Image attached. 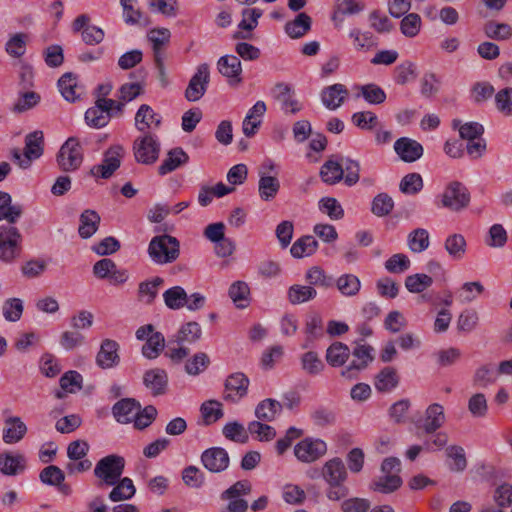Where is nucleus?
Listing matches in <instances>:
<instances>
[{
  "mask_svg": "<svg viewBox=\"0 0 512 512\" xmlns=\"http://www.w3.org/2000/svg\"><path fill=\"white\" fill-rule=\"evenodd\" d=\"M189 161L188 154L180 147L171 149L167 153V157L163 160L162 164L158 167V173L160 175H166L176 170L181 165L186 164Z\"/></svg>",
  "mask_w": 512,
  "mask_h": 512,
  "instance_id": "obj_28",
  "label": "nucleus"
},
{
  "mask_svg": "<svg viewBox=\"0 0 512 512\" xmlns=\"http://www.w3.org/2000/svg\"><path fill=\"white\" fill-rule=\"evenodd\" d=\"M370 27L377 33H390L394 29L391 20L379 10H373L369 14Z\"/></svg>",
  "mask_w": 512,
  "mask_h": 512,
  "instance_id": "obj_61",
  "label": "nucleus"
},
{
  "mask_svg": "<svg viewBox=\"0 0 512 512\" xmlns=\"http://www.w3.org/2000/svg\"><path fill=\"white\" fill-rule=\"evenodd\" d=\"M111 115L105 113L100 105L95 104L85 112L86 123L93 128H102L106 126Z\"/></svg>",
  "mask_w": 512,
  "mask_h": 512,
  "instance_id": "obj_56",
  "label": "nucleus"
},
{
  "mask_svg": "<svg viewBox=\"0 0 512 512\" xmlns=\"http://www.w3.org/2000/svg\"><path fill=\"white\" fill-rule=\"evenodd\" d=\"M348 95L345 85L336 83L322 90L321 100L323 105L329 110L339 108Z\"/></svg>",
  "mask_w": 512,
  "mask_h": 512,
  "instance_id": "obj_24",
  "label": "nucleus"
},
{
  "mask_svg": "<svg viewBox=\"0 0 512 512\" xmlns=\"http://www.w3.org/2000/svg\"><path fill=\"white\" fill-rule=\"evenodd\" d=\"M163 300L167 308L179 310L187 304L188 294L181 286H173L163 293Z\"/></svg>",
  "mask_w": 512,
  "mask_h": 512,
  "instance_id": "obj_38",
  "label": "nucleus"
},
{
  "mask_svg": "<svg viewBox=\"0 0 512 512\" xmlns=\"http://www.w3.org/2000/svg\"><path fill=\"white\" fill-rule=\"evenodd\" d=\"M26 469V458L18 452L0 454V472L6 476H15Z\"/></svg>",
  "mask_w": 512,
  "mask_h": 512,
  "instance_id": "obj_21",
  "label": "nucleus"
},
{
  "mask_svg": "<svg viewBox=\"0 0 512 512\" xmlns=\"http://www.w3.org/2000/svg\"><path fill=\"white\" fill-rule=\"evenodd\" d=\"M483 30L486 37L497 41L508 40L512 36V27L507 23L488 21Z\"/></svg>",
  "mask_w": 512,
  "mask_h": 512,
  "instance_id": "obj_45",
  "label": "nucleus"
},
{
  "mask_svg": "<svg viewBox=\"0 0 512 512\" xmlns=\"http://www.w3.org/2000/svg\"><path fill=\"white\" fill-rule=\"evenodd\" d=\"M444 249L452 260L460 261L467 253V241L461 233H452L446 237Z\"/></svg>",
  "mask_w": 512,
  "mask_h": 512,
  "instance_id": "obj_27",
  "label": "nucleus"
},
{
  "mask_svg": "<svg viewBox=\"0 0 512 512\" xmlns=\"http://www.w3.org/2000/svg\"><path fill=\"white\" fill-rule=\"evenodd\" d=\"M311 17L302 12L299 13L294 20L289 21L285 25V32L293 39L303 37L311 29Z\"/></svg>",
  "mask_w": 512,
  "mask_h": 512,
  "instance_id": "obj_31",
  "label": "nucleus"
},
{
  "mask_svg": "<svg viewBox=\"0 0 512 512\" xmlns=\"http://www.w3.org/2000/svg\"><path fill=\"white\" fill-rule=\"evenodd\" d=\"M58 88L61 95L69 102H75L84 93L83 87L78 83L77 75L72 72H67L60 77Z\"/></svg>",
  "mask_w": 512,
  "mask_h": 512,
  "instance_id": "obj_22",
  "label": "nucleus"
},
{
  "mask_svg": "<svg viewBox=\"0 0 512 512\" xmlns=\"http://www.w3.org/2000/svg\"><path fill=\"white\" fill-rule=\"evenodd\" d=\"M148 255L159 265L173 263L180 255V243L177 238L168 234L155 236L148 245Z\"/></svg>",
  "mask_w": 512,
  "mask_h": 512,
  "instance_id": "obj_1",
  "label": "nucleus"
},
{
  "mask_svg": "<svg viewBox=\"0 0 512 512\" xmlns=\"http://www.w3.org/2000/svg\"><path fill=\"white\" fill-rule=\"evenodd\" d=\"M22 234L13 224L0 225V260L13 262L22 250Z\"/></svg>",
  "mask_w": 512,
  "mask_h": 512,
  "instance_id": "obj_3",
  "label": "nucleus"
},
{
  "mask_svg": "<svg viewBox=\"0 0 512 512\" xmlns=\"http://www.w3.org/2000/svg\"><path fill=\"white\" fill-rule=\"evenodd\" d=\"M164 279L156 276L151 280L143 281L138 287V297L140 301L146 304H151L155 300L158 294V288L162 286Z\"/></svg>",
  "mask_w": 512,
  "mask_h": 512,
  "instance_id": "obj_40",
  "label": "nucleus"
},
{
  "mask_svg": "<svg viewBox=\"0 0 512 512\" xmlns=\"http://www.w3.org/2000/svg\"><path fill=\"white\" fill-rule=\"evenodd\" d=\"M136 493V488L133 484V481L128 478H120L118 483L114 485V488L109 493V499L112 502H120L125 500H130L134 497Z\"/></svg>",
  "mask_w": 512,
  "mask_h": 512,
  "instance_id": "obj_37",
  "label": "nucleus"
},
{
  "mask_svg": "<svg viewBox=\"0 0 512 512\" xmlns=\"http://www.w3.org/2000/svg\"><path fill=\"white\" fill-rule=\"evenodd\" d=\"M300 362H301V368L308 375L320 374L325 368V364L320 359L319 355L314 351L305 352L301 356Z\"/></svg>",
  "mask_w": 512,
  "mask_h": 512,
  "instance_id": "obj_49",
  "label": "nucleus"
},
{
  "mask_svg": "<svg viewBox=\"0 0 512 512\" xmlns=\"http://www.w3.org/2000/svg\"><path fill=\"white\" fill-rule=\"evenodd\" d=\"M143 383L153 396L164 395L168 387V375L164 369L147 370L143 375Z\"/></svg>",
  "mask_w": 512,
  "mask_h": 512,
  "instance_id": "obj_20",
  "label": "nucleus"
},
{
  "mask_svg": "<svg viewBox=\"0 0 512 512\" xmlns=\"http://www.w3.org/2000/svg\"><path fill=\"white\" fill-rule=\"evenodd\" d=\"M162 117L148 104H142L135 114V127L142 133H150L161 126Z\"/></svg>",
  "mask_w": 512,
  "mask_h": 512,
  "instance_id": "obj_16",
  "label": "nucleus"
},
{
  "mask_svg": "<svg viewBox=\"0 0 512 512\" xmlns=\"http://www.w3.org/2000/svg\"><path fill=\"white\" fill-rule=\"evenodd\" d=\"M118 350L119 344L115 340H103L96 355V364L102 369H109L118 365L120 361Z\"/></svg>",
  "mask_w": 512,
  "mask_h": 512,
  "instance_id": "obj_18",
  "label": "nucleus"
},
{
  "mask_svg": "<svg viewBox=\"0 0 512 512\" xmlns=\"http://www.w3.org/2000/svg\"><path fill=\"white\" fill-rule=\"evenodd\" d=\"M124 467V458L116 454H111L97 462L94 468V474L107 486H114L120 480Z\"/></svg>",
  "mask_w": 512,
  "mask_h": 512,
  "instance_id": "obj_5",
  "label": "nucleus"
},
{
  "mask_svg": "<svg viewBox=\"0 0 512 512\" xmlns=\"http://www.w3.org/2000/svg\"><path fill=\"white\" fill-rule=\"evenodd\" d=\"M382 476L373 482L371 489L380 493L388 494L397 490L402 480L399 476L400 460L396 457L386 458L381 465Z\"/></svg>",
  "mask_w": 512,
  "mask_h": 512,
  "instance_id": "obj_4",
  "label": "nucleus"
},
{
  "mask_svg": "<svg viewBox=\"0 0 512 512\" xmlns=\"http://www.w3.org/2000/svg\"><path fill=\"white\" fill-rule=\"evenodd\" d=\"M135 159L138 163L150 165L157 161L160 153V142L151 133H144L138 137L133 144Z\"/></svg>",
  "mask_w": 512,
  "mask_h": 512,
  "instance_id": "obj_7",
  "label": "nucleus"
},
{
  "mask_svg": "<svg viewBox=\"0 0 512 512\" xmlns=\"http://www.w3.org/2000/svg\"><path fill=\"white\" fill-rule=\"evenodd\" d=\"M399 383L397 371L393 367H384L375 377V388L379 392H389Z\"/></svg>",
  "mask_w": 512,
  "mask_h": 512,
  "instance_id": "obj_34",
  "label": "nucleus"
},
{
  "mask_svg": "<svg viewBox=\"0 0 512 512\" xmlns=\"http://www.w3.org/2000/svg\"><path fill=\"white\" fill-rule=\"evenodd\" d=\"M421 27V17L419 14L414 12L406 13L400 22V31L408 38L416 37L419 34Z\"/></svg>",
  "mask_w": 512,
  "mask_h": 512,
  "instance_id": "obj_47",
  "label": "nucleus"
},
{
  "mask_svg": "<svg viewBox=\"0 0 512 512\" xmlns=\"http://www.w3.org/2000/svg\"><path fill=\"white\" fill-rule=\"evenodd\" d=\"M124 154L125 150L122 145L116 144L110 146L104 152L102 163L99 165H94L91 168V175L94 177H101L103 179L110 178L120 167Z\"/></svg>",
  "mask_w": 512,
  "mask_h": 512,
  "instance_id": "obj_8",
  "label": "nucleus"
},
{
  "mask_svg": "<svg viewBox=\"0 0 512 512\" xmlns=\"http://www.w3.org/2000/svg\"><path fill=\"white\" fill-rule=\"evenodd\" d=\"M305 333L307 338L302 348L309 347L315 339L323 335V322L319 315H312L307 319Z\"/></svg>",
  "mask_w": 512,
  "mask_h": 512,
  "instance_id": "obj_55",
  "label": "nucleus"
},
{
  "mask_svg": "<svg viewBox=\"0 0 512 512\" xmlns=\"http://www.w3.org/2000/svg\"><path fill=\"white\" fill-rule=\"evenodd\" d=\"M140 412V403L134 398H123L112 407L113 416H135Z\"/></svg>",
  "mask_w": 512,
  "mask_h": 512,
  "instance_id": "obj_57",
  "label": "nucleus"
},
{
  "mask_svg": "<svg viewBox=\"0 0 512 512\" xmlns=\"http://www.w3.org/2000/svg\"><path fill=\"white\" fill-rule=\"evenodd\" d=\"M273 97L280 103L286 114H296L302 110V104L295 98L291 85L279 82L272 89Z\"/></svg>",
  "mask_w": 512,
  "mask_h": 512,
  "instance_id": "obj_13",
  "label": "nucleus"
},
{
  "mask_svg": "<svg viewBox=\"0 0 512 512\" xmlns=\"http://www.w3.org/2000/svg\"><path fill=\"white\" fill-rule=\"evenodd\" d=\"M454 128L459 127V134L462 139L467 141L481 138L484 133V127L478 122H467L461 124L460 120L453 121Z\"/></svg>",
  "mask_w": 512,
  "mask_h": 512,
  "instance_id": "obj_53",
  "label": "nucleus"
},
{
  "mask_svg": "<svg viewBox=\"0 0 512 512\" xmlns=\"http://www.w3.org/2000/svg\"><path fill=\"white\" fill-rule=\"evenodd\" d=\"M441 202L443 207L459 212L469 205L470 193L464 184L453 181L446 186Z\"/></svg>",
  "mask_w": 512,
  "mask_h": 512,
  "instance_id": "obj_9",
  "label": "nucleus"
},
{
  "mask_svg": "<svg viewBox=\"0 0 512 512\" xmlns=\"http://www.w3.org/2000/svg\"><path fill=\"white\" fill-rule=\"evenodd\" d=\"M350 353L346 344L336 341L327 348L326 361L332 367H341L349 359Z\"/></svg>",
  "mask_w": 512,
  "mask_h": 512,
  "instance_id": "obj_32",
  "label": "nucleus"
},
{
  "mask_svg": "<svg viewBox=\"0 0 512 512\" xmlns=\"http://www.w3.org/2000/svg\"><path fill=\"white\" fill-rule=\"evenodd\" d=\"M305 280L309 286L330 288L334 285V278L327 275L325 271L319 266L309 268L305 273Z\"/></svg>",
  "mask_w": 512,
  "mask_h": 512,
  "instance_id": "obj_39",
  "label": "nucleus"
},
{
  "mask_svg": "<svg viewBox=\"0 0 512 512\" xmlns=\"http://www.w3.org/2000/svg\"><path fill=\"white\" fill-rule=\"evenodd\" d=\"M334 284L337 286L339 292L346 297H353L357 295L361 289V281L354 274H343Z\"/></svg>",
  "mask_w": 512,
  "mask_h": 512,
  "instance_id": "obj_42",
  "label": "nucleus"
},
{
  "mask_svg": "<svg viewBox=\"0 0 512 512\" xmlns=\"http://www.w3.org/2000/svg\"><path fill=\"white\" fill-rule=\"evenodd\" d=\"M229 297L238 308H246L249 305L250 288L244 281H236L231 284Z\"/></svg>",
  "mask_w": 512,
  "mask_h": 512,
  "instance_id": "obj_44",
  "label": "nucleus"
},
{
  "mask_svg": "<svg viewBox=\"0 0 512 512\" xmlns=\"http://www.w3.org/2000/svg\"><path fill=\"white\" fill-rule=\"evenodd\" d=\"M201 335L200 325L197 322L191 321L181 326L176 335V341L178 344L194 343L200 339Z\"/></svg>",
  "mask_w": 512,
  "mask_h": 512,
  "instance_id": "obj_51",
  "label": "nucleus"
},
{
  "mask_svg": "<svg viewBox=\"0 0 512 512\" xmlns=\"http://www.w3.org/2000/svg\"><path fill=\"white\" fill-rule=\"evenodd\" d=\"M137 0H120L122 8H123V18L125 23L130 25H143L147 26L149 24V19L147 16L143 15V13L134 8V4Z\"/></svg>",
  "mask_w": 512,
  "mask_h": 512,
  "instance_id": "obj_41",
  "label": "nucleus"
},
{
  "mask_svg": "<svg viewBox=\"0 0 512 512\" xmlns=\"http://www.w3.org/2000/svg\"><path fill=\"white\" fill-rule=\"evenodd\" d=\"M384 266L389 273L402 274L410 268L411 262L407 255L397 253L387 259Z\"/></svg>",
  "mask_w": 512,
  "mask_h": 512,
  "instance_id": "obj_59",
  "label": "nucleus"
},
{
  "mask_svg": "<svg viewBox=\"0 0 512 512\" xmlns=\"http://www.w3.org/2000/svg\"><path fill=\"white\" fill-rule=\"evenodd\" d=\"M317 248V240L311 235H305L293 243L290 253L294 258H303L314 254Z\"/></svg>",
  "mask_w": 512,
  "mask_h": 512,
  "instance_id": "obj_36",
  "label": "nucleus"
},
{
  "mask_svg": "<svg viewBox=\"0 0 512 512\" xmlns=\"http://www.w3.org/2000/svg\"><path fill=\"white\" fill-rule=\"evenodd\" d=\"M248 432L249 431L237 421H230L223 428L224 436L237 443H245L248 440Z\"/></svg>",
  "mask_w": 512,
  "mask_h": 512,
  "instance_id": "obj_62",
  "label": "nucleus"
},
{
  "mask_svg": "<svg viewBox=\"0 0 512 512\" xmlns=\"http://www.w3.org/2000/svg\"><path fill=\"white\" fill-rule=\"evenodd\" d=\"M493 500L501 509L512 508V485L504 483L497 486L493 492Z\"/></svg>",
  "mask_w": 512,
  "mask_h": 512,
  "instance_id": "obj_63",
  "label": "nucleus"
},
{
  "mask_svg": "<svg viewBox=\"0 0 512 512\" xmlns=\"http://www.w3.org/2000/svg\"><path fill=\"white\" fill-rule=\"evenodd\" d=\"M394 207L393 199L386 193L376 195L372 201L371 211L378 217L388 215Z\"/></svg>",
  "mask_w": 512,
  "mask_h": 512,
  "instance_id": "obj_60",
  "label": "nucleus"
},
{
  "mask_svg": "<svg viewBox=\"0 0 512 512\" xmlns=\"http://www.w3.org/2000/svg\"><path fill=\"white\" fill-rule=\"evenodd\" d=\"M219 73L227 78L230 86H238L242 83V65L240 59L235 55L221 56L217 61Z\"/></svg>",
  "mask_w": 512,
  "mask_h": 512,
  "instance_id": "obj_14",
  "label": "nucleus"
},
{
  "mask_svg": "<svg viewBox=\"0 0 512 512\" xmlns=\"http://www.w3.org/2000/svg\"><path fill=\"white\" fill-rule=\"evenodd\" d=\"M319 176L327 185H335L344 179L343 164L339 161L329 159L320 168Z\"/></svg>",
  "mask_w": 512,
  "mask_h": 512,
  "instance_id": "obj_29",
  "label": "nucleus"
},
{
  "mask_svg": "<svg viewBox=\"0 0 512 512\" xmlns=\"http://www.w3.org/2000/svg\"><path fill=\"white\" fill-rule=\"evenodd\" d=\"M44 152V134L40 130L33 131L25 136L23 153L13 149L12 159L22 169H28L34 160L39 159Z\"/></svg>",
  "mask_w": 512,
  "mask_h": 512,
  "instance_id": "obj_2",
  "label": "nucleus"
},
{
  "mask_svg": "<svg viewBox=\"0 0 512 512\" xmlns=\"http://www.w3.org/2000/svg\"><path fill=\"white\" fill-rule=\"evenodd\" d=\"M372 351L373 348L370 345H357L350 353V355H352L351 362L344 370H342L341 375L346 378H353L359 371L367 368L369 363L374 359Z\"/></svg>",
  "mask_w": 512,
  "mask_h": 512,
  "instance_id": "obj_12",
  "label": "nucleus"
},
{
  "mask_svg": "<svg viewBox=\"0 0 512 512\" xmlns=\"http://www.w3.org/2000/svg\"><path fill=\"white\" fill-rule=\"evenodd\" d=\"M210 81V70L207 63L200 64L195 74L191 77L185 90V98L189 102L200 100L206 93Z\"/></svg>",
  "mask_w": 512,
  "mask_h": 512,
  "instance_id": "obj_11",
  "label": "nucleus"
},
{
  "mask_svg": "<svg viewBox=\"0 0 512 512\" xmlns=\"http://www.w3.org/2000/svg\"><path fill=\"white\" fill-rule=\"evenodd\" d=\"M201 462L208 471L219 473L228 468L230 459L224 448L211 447L203 451Z\"/></svg>",
  "mask_w": 512,
  "mask_h": 512,
  "instance_id": "obj_15",
  "label": "nucleus"
},
{
  "mask_svg": "<svg viewBox=\"0 0 512 512\" xmlns=\"http://www.w3.org/2000/svg\"><path fill=\"white\" fill-rule=\"evenodd\" d=\"M326 451V443L318 438H305L294 447L295 457L303 463H311L318 460Z\"/></svg>",
  "mask_w": 512,
  "mask_h": 512,
  "instance_id": "obj_10",
  "label": "nucleus"
},
{
  "mask_svg": "<svg viewBox=\"0 0 512 512\" xmlns=\"http://www.w3.org/2000/svg\"><path fill=\"white\" fill-rule=\"evenodd\" d=\"M317 291L309 285L294 284L288 288L287 299L292 305H299L315 299Z\"/></svg>",
  "mask_w": 512,
  "mask_h": 512,
  "instance_id": "obj_33",
  "label": "nucleus"
},
{
  "mask_svg": "<svg viewBox=\"0 0 512 512\" xmlns=\"http://www.w3.org/2000/svg\"><path fill=\"white\" fill-rule=\"evenodd\" d=\"M407 244L414 253L425 251L430 245L429 232L424 228L412 230L407 237Z\"/></svg>",
  "mask_w": 512,
  "mask_h": 512,
  "instance_id": "obj_43",
  "label": "nucleus"
},
{
  "mask_svg": "<svg viewBox=\"0 0 512 512\" xmlns=\"http://www.w3.org/2000/svg\"><path fill=\"white\" fill-rule=\"evenodd\" d=\"M347 476L346 468L340 458L328 460L322 468V477L327 484H342Z\"/></svg>",
  "mask_w": 512,
  "mask_h": 512,
  "instance_id": "obj_23",
  "label": "nucleus"
},
{
  "mask_svg": "<svg viewBox=\"0 0 512 512\" xmlns=\"http://www.w3.org/2000/svg\"><path fill=\"white\" fill-rule=\"evenodd\" d=\"M280 190V181L277 176H259L258 193L261 200L272 201Z\"/></svg>",
  "mask_w": 512,
  "mask_h": 512,
  "instance_id": "obj_35",
  "label": "nucleus"
},
{
  "mask_svg": "<svg viewBox=\"0 0 512 512\" xmlns=\"http://www.w3.org/2000/svg\"><path fill=\"white\" fill-rule=\"evenodd\" d=\"M27 42L28 35L26 33H16L6 42L5 50L11 57L20 58L26 52Z\"/></svg>",
  "mask_w": 512,
  "mask_h": 512,
  "instance_id": "obj_48",
  "label": "nucleus"
},
{
  "mask_svg": "<svg viewBox=\"0 0 512 512\" xmlns=\"http://www.w3.org/2000/svg\"><path fill=\"white\" fill-rule=\"evenodd\" d=\"M100 216L94 211L87 209L80 215L78 233L81 238L88 239L96 233L100 224Z\"/></svg>",
  "mask_w": 512,
  "mask_h": 512,
  "instance_id": "obj_30",
  "label": "nucleus"
},
{
  "mask_svg": "<svg viewBox=\"0 0 512 512\" xmlns=\"http://www.w3.org/2000/svg\"><path fill=\"white\" fill-rule=\"evenodd\" d=\"M394 150L399 158L406 162L412 163L420 159L423 155V146L416 140L401 137L394 143Z\"/></svg>",
  "mask_w": 512,
  "mask_h": 512,
  "instance_id": "obj_17",
  "label": "nucleus"
},
{
  "mask_svg": "<svg viewBox=\"0 0 512 512\" xmlns=\"http://www.w3.org/2000/svg\"><path fill=\"white\" fill-rule=\"evenodd\" d=\"M56 161L59 168L64 172L79 169L83 162V150L76 137H70L64 142L57 153Z\"/></svg>",
  "mask_w": 512,
  "mask_h": 512,
  "instance_id": "obj_6",
  "label": "nucleus"
},
{
  "mask_svg": "<svg viewBox=\"0 0 512 512\" xmlns=\"http://www.w3.org/2000/svg\"><path fill=\"white\" fill-rule=\"evenodd\" d=\"M165 347V338L162 333L155 332L147 338L142 347V354L148 359L157 358Z\"/></svg>",
  "mask_w": 512,
  "mask_h": 512,
  "instance_id": "obj_46",
  "label": "nucleus"
},
{
  "mask_svg": "<svg viewBox=\"0 0 512 512\" xmlns=\"http://www.w3.org/2000/svg\"><path fill=\"white\" fill-rule=\"evenodd\" d=\"M319 210L331 220H340L344 217V210L339 201L334 197H323L318 202Z\"/></svg>",
  "mask_w": 512,
  "mask_h": 512,
  "instance_id": "obj_50",
  "label": "nucleus"
},
{
  "mask_svg": "<svg viewBox=\"0 0 512 512\" xmlns=\"http://www.w3.org/2000/svg\"><path fill=\"white\" fill-rule=\"evenodd\" d=\"M23 214L21 204H12V197L9 193L0 191V221H7L15 224Z\"/></svg>",
  "mask_w": 512,
  "mask_h": 512,
  "instance_id": "obj_26",
  "label": "nucleus"
},
{
  "mask_svg": "<svg viewBox=\"0 0 512 512\" xmlns=\"http://www.w3.org/2000/svg\"><path fill=\"white\" fill-rule=\"evenodd\" d=\"M249 379L241 372L231 374L225 381L224 398L237 401L247 394Z\"/></svg>",
  "mask_w": 512,
  "mask_h": 512,
  "instance_id": "obj_19",
  "label": "nucleus"
},
{
  "mask_svg": "<svg viewBox=\"0 0 512 512\" xmlns=\"http://www.w3.org/2000/svg\"><path fill=\"white\" fill-rule=\"evenodd\" d=\"M423 188V179L419 173H409L405 175L399 184V189L407 195H415Z\"/></svg>",
  "mask_w": 512,
  "mask_h": 512,
  "instance_id": "obj_58",
  "label": "nucleus"
},
{
  "mask_svg": "<svg viewBox=\"0 0 512 512\" xmlns=\"http://www.w3.org/2000/svg\"><path fill=\"white\" fill-rule=\"evenodd\" d=\"M27 433V426L21 418H6L3 426L2 438L6 444H15L21 441Z\"/></svg>",
  "mask_w": 512,
  "mask_h": 512,
  "instance_id": "obj_25",
  "label": "nucleus"
},
{
  "mask_svg": "<svg viewBox=\"0 0 512 512\" xmlns=\"http://www.w3.org/2000/svg\"><path fill=\"white\" fill-rule=\"evenodd\" d=\"M433 283L432 277L424 273L409 275L405 279V287L411 293H421Z\"/></svg>",
  "mask_w": 512,
  "mask_h": 512,
  "instance_id": "obj_52",
  "label": "nucleus"
},
{
  "mask_svg": "<svg viewBox=\"0 0 512 512\" xmlns=\"http://www.w3.org/2000/svg\"><path fill=\"white\" fill-rule=\"evenodd\" d=\"M59 384L65 392L76 393L83 387V377L78 371L70 370L61 376Z\"/></svg>",
  "mask_w": 512,
  "mask_h": 512,
  "instance_id": "obj_54",
  "label": "nucleus"
},
{
  "mask_svg": "<svg viewBox=\"0 0 512 512\" xmlns=\"http://www.w3.org/2000/svg\"><path fill=\"white\" fill-rule=\"evenodd\" d=\"M497 110L505 116L512 115V88L506 87L499 90L495 95Z\"/></svg>",
  "mask_w": 512,
  "mask_h": 512,
  "instance_id": "obj_64",
  "label": "nucleus"
}]
</instances>
